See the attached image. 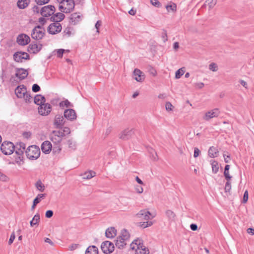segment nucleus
Listing matches in <instances>:
<instances>
[{
	"mask_svg": "<svg viewBox=\"0 0 254 254\" xmlns=\"http://www.w3.org/2000/svg\"><path fill=\"white\" fill-rule=\"evenodd\" d=\"M117 233V231L114 227H110L108 228L105 232V235L108 238H113L116 235Z\"/></svg>",
	"mask_w": 254,
	"mask_h": 254,
	"instance_id": "obj_24",
	"label": "nucleus"
},
{
	"mask_svg": "<svg viewBox=\"0 0 254 254\" xmlns=\"http://www.w3.org/2000/svg\"><path fill=\"white\" fill-rule=\"evenodd\" d=\"M25 153L27 157L31 160H34L37 159L40 155V150L39 147L36 145H31L29 146L25 150Z\"/></svg>",
	"mask_w": 254,
	"mask_h": 254,
	"instance_id": "obj_2",
	"label": "nucleus"
},
{
	"mask_svg": "<svg viewBox=\"0 0 254 254\" xmlns=\"http://www.w3.org/2000/svg\"><path fill=\"white\" fill-rule=\"evenodd\" d=\"M165 108L167 111H170L172 110L173 105L169 102L166 103Z\"/></svg>",
	"mask_w": 254,
	"mask_h": 254,
	"instance_id": "obj_57",
	"label": "nucleus"
},
{
	"mask_svg": "<svg viewBox=\"0 0 254 254\" xmlns=\"http://www.w3.org/2000/svg\"><path fill=\"white\" fill-rule=\"evenodd\" d=\"M62 26L60 23L53 22L49 25L48 28V32L52 35L56 34L61 31Z\"/></svg>",
	"mask_w": 254,
	"mask_h": 254,
	"instance_id": "obj_9",
	"label": "nucleus"
},
{
	"mask_svg": "<svg viewBox=\"0 0 254 254\" xmlns=\"http://www.w3.org/2000/svg\"><path fill=\"white\" fill-rule=\"evenodd\" d=\"M210 163L212 167V171L214 174H216L219 171V165L218 162L214 160H211Z\"/></svg>",
	"mask_w": 254,
	"mask_h": 254,
	"instance_id": "obj_32",
	"label": "nucleus"
},
{
	"mask_svg": "<svg viewBox=\"0 0 254 254\" xmlns=\"http://www.w3.org/2000/svg\"><path fill=\"white\" fill-rule=\"evenodd\" d=\"M72 31V28L69 27H67L64 29L63 33L64 35H66L67 37H69L74 34Z\"/></svg>",
	"mask_w": 254,
	"mask_h": 254,
	"instance_id": "obj_43",
	"label": "nucleus"
},
{
	"mask_svg": "<svg viewBox=\"0 0 254 254\" xmlns=\"http://www.w3.org/2000/svg\"><path fill=\"white\" fill-rule=\"evenodd\" d=\"M231 189V185L230 183V180H227V182L225 186V191L226 192H229Z\"/></svg>",
	"mask_w": 254,
	"mask_h": 254,
	"instance_id": "obj_46",
	"label": "nucleus"
},
{
	"mask_svg": "<svg viewBox=\"0 0 254 254\" xmlns=\"http://www.w3.org/2000/svg\"><path fill=\"white\" fill-rule=\"evenodd\" d=\"M85 254H98V249L95 246H89L86 249Z\"/></svg>",
	"mask_w": 254,
	"mask_h": 254,
	"instance_id": "obj_30",
	"label": "nucleus"
},
{
	"mask_svg": "<svg viewBox=\"0 0 254 254\" xmlns=\"http://www.w3.org/2000/svg\"><path fill=\"white\" fill-rule=\"evenodd\" d=\"M161 37L164 43H165L168 40L167 32L166 31H163Z\"/></svg>",
	"mask_w": 254,
	"mask_h": 254,
	"instance_id": "obj_56",
	"label": "nucleus"
},
{
	"mask_svg": "<svg viewBox=\"0 0 254 254\" xmlns=\"http://www.w3.org/2000/svg\"><path fill=\"white\" fill-rule=\"evenodd\" d=\"M65 17V15L62 12H58L56 14H54L50 18L52 21L58 22L63 20Z\"/></svg>",
	"mask_w": 254,
	"mask_h": 254,
	"instance_id": "obj_22",
	"label": "nucleus"
},
{
	"mask_svg": "<svg viewBox=\"0 0 254 254\" xmlns=\"http://www.w3.org/2000/svg\"><path fill=\"white\" fill-rule=\"evenodd\" d=\"M96 173L93 171H89L85 172L82 175V179L84 180H89L95 176Z\"/></svg>",
	"mask_w": 254,
	"mask_h": 254,
	"instance_id": "obj_31",
	"label": "nucleus"
},
{
	"mask_svg": "<svg viewBox=\"0 0 254 254\" xmlns=\"http://www.w3.org/2000/svg\"><path fill=\"white\" fill-rule=\"evenodd\" d=\"M151 2L152 4V5L156 6L159 7L160 3L159 1L157 0H151Z\"/></svg>",
	"mask_w": 254,
	"mask_h": 254,
	"instance_id": "obj_64",
	"label": "nucleus"
},
{
	"mask_svg": "<svg viewBox=\"0 0 254 254\" xmlns=\"http://www.w3.org/2000/svg\"><path fill=\"white\" fill-rule=\"evenodd\" d=\"M102 251L104 254L112 253L114 251V245L112 242L106 241L103 242L101 246Z\"/></svg>",
	"mask_w": 254,
	"mask_h": 254,
	"instance_id": "obj_8",
	"label": "nucleus"
},
{
	"mask_svg": "<svg viewBox=\"0 0 254 254\" xmlns=\"http://www.w3.org/2000/svg\"><path fill=\"white\" fill-rule=\"evenodd\" d=\"M75 2L73 0H65V4L59 5V10L65 13H70L74 8Z\"/></svg>",
	"mask_w": 254,
	"mask_h": 254,
	"instance_id": "obj_4",
	"label": "nucleus"
},
{
	"mask_svg": "<svg viewBox=\"0 0 254 254\" xmlns=\"http://www.w3.org/2000/svg\"><path fill=\"white\" fill-rule=\"evenodd\" d=\"M101 21L100 20H98L97 21V22L95 24V27L96 29V32L98 33H99V28L101 25Z\"/></svg>",
	"mask_w": 254,
	"mask_h": 254,
	"instance_id": "obj_60",
	"label": "nucleus"
},
{
	"mask_svg": "<svg viewBox=\"0 0 254 254\" xmlns=\"http://www.w3.org/2000/svg\"><path fill=\"white\" fill-rule=\"evenodd\" d=\"M16 42L19 45L25 46L30 43V38L25 34H20L18 35Z\"/></svg>",
	"mask_w": 254,
	"mask_h": 254,
	"instance_id": "obj_13",
	"label": "nucleus"
},
{
	"mask_svg": "<svg viewBox=\"0 0 254 254\" xmlns=\"http://www.w3.org/2000/svg\"><path fill=\"white\" fill-rule=\"evenodd\" d=\"M119 237L122 238L123 240L126 241L129 238V234L126 230H124L122 231L121 236H119Z\"/></svg>",
	"mask_w": 254,
	"mask_h": 254,
	"instance_id": "obj_40",
	"label": "nucleus"
},
{
	"mask_svg": "<svg viewBox=\"0 0 254 254\" xmlns=\"http://www.w3.org/2000/svg\"><path fill=\"white\" fill-rule=\"evenodd\" d=\"M22 98L24 99L26 103H31L32 101V97L31 96L30 94L27 92L24 94V96L22 97Z\"/></svg>",
	"mask_w": 254,
	"mask_h": 254,
	"instance_id": "obj_42",
	"label": "nucleus"
},
{
	"mask_svg": "<svg viewBox=\"0 0 254 254\" xmlns=\"http://www.w3.org/2000/svg\"><path fill=\"white\" fill-rule=\"evenodd\" d=\"M60 107L63 108L64 107H72L71 103L67 100H65L63 101H62L60 103Z\"/></svg>",
	"mask_w": 254,
	"mask_h": 254,
	"instance_id": "obj_45",
	"label": "nucleus"
},
{
	"mask_svg": "<svg viewBox=\"0 0 254 254\" xmlns=\"http://www.w3.org/2000/svg\"><path fill=\"white\" fill-rule=\"evenodd\" d=\"M27 71L24 68H17L16 69L15 76L18 77L20 80L25 79L28 75Z\"/></svg>",
	"mask_w": 254,
	"mask_h": 254,
	"instance_id": "obj_20",
	"label": "nucleus"
},
{
	"mask_svg": "<svg viewBox=\"0 0 254 254\" xmlns=\"http://www.w3.org/2000/svg\"><path fill=\"white\" fill-rule=\"evenodd\" d=\"M200 153V150L197 148H195L194 150V154L193 156L194 158H196L199 156V154Z\"/></svg>",
	"mask_w": 254,
	"mask_h": 254,
	"instance_id": "obj_63",
	"label": "nucleus"
},
{
	"mask_svg": "<svg viewBox=\"0 0 254 254\" xmlns=\"http://www.w3.org/2000/svg\"><path fill=\"white\" fill-rule=\"evenodd\" d=\"M52 145L49 141H45L41 145V149L44 153L48 154L51 151Z\"/></svg>",
	"mask_w": 254,
	"mask_h": 254,
	"instance_id": "obj_21",
	"label": "nucleus"
},
{
	"mask_svg": "<svg viewBox=\"0 0 254 254\" xmlns=\"http://www.w3.org/2000/svg\"><path fill=\"white\" fill-rule=\"evenodd\" d=\"M136 217L141 220L148 221L153 219L155 215L151 214L147 209H142L140 210L136 214Z\"/></svg>",
	"mask_w": 254,
	"mask_h": 254,
	"instance_id": "obj_6",
	"label": "nucleus"
},
{
	"mask_svg": "<svg viewBox=\"0 0 254 254\" xmlns=\"http://www.w3.org/2000/svg\"><path fill=\"white\" fill-rule=\"evenodd\" d=\"M45 196V194L44 193L38 194L33 200V202L34 203V205L38 204L41 201V199L44 198Z\"/></svg>",
	"mask_w": 254,
	"mask_h": 254,
	"instance_id": "obj_38",
	"label": "nucleus"
},
{
	"mask_svg": "<svg viewBox=\"0 0 254 254\" xmlns=\"http://www.w3.org/2000/svg\"><path fill=\"white\" fill-rule=\"evenodd\" d=\"M132 250L135 251V254H149V251L142 243V241L139 239L134 240L130 244Z\"/></svg>",
	"mask_w": 254,
	"mask_h": 254,
	"instance_id": "obj_1",
	"label": "nucleus"
},
{
	"mask_svg": "<svg viewBox=\"0 0 254 254\" xmlns=\"http://www.w3.org/2000/svg\"><path fill=\"white\" fill-rule=\"evenodd\" d=\"M153 225L152 221H146L145 222H139L138 226L141 228L144 229Z\"/></svg>",
	"mask_w": 254,
	"mask_h": 254,
	"instance_id": "obj_35",
	"label": "nucleus"
},
{
	"mask_svg": "<svg viewBox=\"0 0 254 254\" xmlns=\"http://www.w3.org/2000/svg\"><path fill=\"white\" fill-rule=\"evenodd\" d=\"M166 215L170 221H173L175 220L176 215L172 210H167L166 211Z\"/></svg>",
	"mask_w": 254,
	"mask_h": 254,
	"instance_id": "obj_34",
	"label": "nucleus"
},
{
	"mask_svg": "<svg viewBox=\"0 0 254 254\" xmlns=\"http://www.w3.org/2000/svg\"><path fill=\"white\" fill-rule=\"evenodd\" d=\"M34 101L36 104L40 106V105L45 102L46 99L44 96L40 94H38L35 96Z\"/></svg>",
	"mask_w": 254,
	"mask_h": 254,
	"instance_id": "obj_27",
	"label": "nucleus"
},
{
	"mask_svg": "<svg viewBox=\"0 0 254 254\" xmlns=\"http://www.w3.org/2000/svg\"><path fill=\"white\" fill-rule=\"evenodd\" d=\"M29 55L26 52H17L13 54V60L17 63H22L23 60H29Z\"/></svg>",
	"mask_w": 254,
	"mask_h": 254,
	"instance_id": "obj_10",
	"label": "nucleus"
},
{
	"mask_svg": "<svg viewBox=\"0 0 254 254\" xmlns=\"http://www.w3.org/2000/svg\"><path fill=\"white\" fill-rule=\"evenodd\" d=\"M177 6L175 3L166 6V9L168 11H175L176 10Z\"/></svg>",
	"mask_w": 254,
	"mask_h": 254,
	"instance_id": "obj_47",
	"label": "nucleus"
},
{
	"mask_svg": "<svg viewBox=\"0 0 254 254\" xmlns=\"http://www.w3.org/2000/svg\"><path fill=\"white\" fill-rule=\"evenodd\" d=\"M134 134L133 128H127L123 130L120 134V138L123 140L129 139Z\"/></svg>",
	"mask_w": 254,
	"mask_h": 254,
	"instance_id": "obj_17",
	"label": "nucleus"
},
{
	"mask_svg": "<svg viewBox=\"0 0 254 254\" xmlns=\"http://www.w3.org/2000/svg\"><path fill=\"white\" fill-rule=\"evenodd\" d=\"M216 0H206L205 2L204 6L206 5H208L209 10H210L213 7H214V6L216 5Z\"/></svg>",
	"mask_w": 254,
	"mask_h": 254,
	"instance_id": "obj_36",
	"label": "nucleus"
},
{
	"mask_svg": "<svg viewBox=\"0 0 254 254\" xmlns=\"http://www.w3.org/2000/svg\"><path fill=\"white\" fill-rule=\"evenodd\" d=\"M55 11L56 8L54 5H48L42 7L40 13L43 17H49L53 15Z\"/></svg>",
	"mask_w": 254,
	"mask_h": 254,
	"instance_id": "obj_7",
	"label": "nucleus"
},
{
	"mask_svg": "<svg viewBox=\"0 0 254 254\" xmlns=\"http://www.w3.org/2000/svg\"><path fill=\"white\" fill-rule=\"evenodd\" d=\"M45 35V30L42 26H35L32 30L31 36L32 39L37 41L41 40Z\"/></svg>",
	"mask_w": 254,
	"mask_h": 254,
	"instance_id": "obj_3",
	"label": "nucleus"
},
{
	"mask_svg": "<svg viewBox=\"0 0 254 254\" xmlns=\"http://www.w3.org/2000/svg\"><path fill=\"white\" fill-rule=\"evenodd\" d=\"M64 136L62 132L58 130H54L51 134V140L55 144H60Z\"/></svg>",
	"mask_w": 254,
	"mask_h": 254,
	"instance_id": "obj_11",
	"label": "nucleus"
},
{
	"mask_svg": "<svg viewBox=\"0 0 254 254\" xmlns=\"http://www.w3.org/2000/svg\"><path fill=\"white\" fill-rule=\"evenodd\" d=\"M218 153V149L213 146L210 147L208 150V155L211 158L216 157Z\"/></svg>",
	"mask_w": 254,
	"mask_h": 254,
	"instance_id": "obj_29",
	"label": "nucleus"
},
{
	"mask_svg": "<svg viewBox=\"0 0 254 254\" xmlns=\"http://www.w3.org/2000/svg\"><path fill=\"white\" fill-rule=\"evenodd\" d=\"M67 144L68 145V147L71 150H74L76 148V143L72 139H68L67 141Z\"/></svg>",
	"mask_w": 254,
	"mask_h": 254,
	"instance_id": "obj_33",
	"label": "nucleus"
},
{
	"mask_svg": "<svg viewBox=\"0 0 254 254\" xmlns=\"http://www.w3.org/2000/svg\"><path fill=\"white\" fill-rule=\"evenodd\" d=\"M60 132H62L63 136L64 137L66 135L69 134L70 133V128L68 127H64L63 128H60Z\"/></svg>",
	"mask_w": 254,
	"mask_h": 254,
	"instance_id": "obj_44",
	"label": "nucleus"
},
{
	"mask_svg": "<svg viewBox=\"0 0 254 254\" xmlns=\"http://www.w3.org/2000/svg\"><path fill=\"white\" fill-rule=\"evenodd\" d=\"M64 117L67 120L72 121L76 119L75 111L72 109H66L64 111Z\"/></svg>",
	"mask_w": 254,
	"mask_h": 254,
	"instance_id": "obj_16",
	"label": "nucleus"
},
{
	"mask_svg": "<svg viewBox=\"0 0 254 254\" xmlns=\"http://www.w3.org/2000/svg\"><path fill=\"white\" fill-rule=\"evenodd\" d=\"M230 169V165H226L224 169V175L225 176V178L226 180H231L232 176H230L229 174V170Z\"/></svg>",
	"mask_w": 254,
	"mask_h": 254,
	"instance_id": "obj_37",
	"label": "nucleus"
},
{
	"mask_svg": "<svg viewBox=\"0 0 254 254\" xmlns=\"http://www.w3.org/2000/svg\"><path fill=\"white\" fill-rule=\"evenodd\" d=\"M0 150L4 155H10L15 150V146L11 142L4 141L0 146Z\"/></svg>",
	"mask_w": 254,
	"mask_h": 254,
	"instance_id": "obj_5",
	"label": "nucleus"
},
{
	"mask_svg": "<svg viewBox=\"0 0 254 254\" xmlns=\"http://www.w3.org/2000/svg\"><path fill=\"white\" fill-rule=\"evenodd\" d=\"M220 114L219 109L217 108L214 109L206 112L203 117V119L205 121H209L212 118L218 117Z\"/></svg>",
	"mask_w": 254,
	"mask_h": 254,
	"instance_id": "obj_14",
	"label": "nucleus"
},
{
	"mask_svg": "<svg viewBox=\"0 0 254 254\" xmlns=\"http://www.w3.org/2000/svg\"><path fill=\"white\" fill-rule=\"evenodd\" d=\"M26 92V87L24 85L18 86L15 90V94L19 98H22V97L24 96V94Z\"/></svg>",
	"mask_w": 254,
	"mask_h": 254,
	"instance_id": "obj_19",
	"label": "nucleus"
},
{
	"mask_svg": "<svg viewBox=\"0 0 254 254\" xmlns=\"http://www.w3.org/2000/svg\"><path fill=\"white\" fill-rule=\"evenodd\" d=\"M40 215L38 213L36 214L33 218H32V220L34 222L35 225H37L39 223L40 221Z\"/></svg>",
	"mask_w": 254,
	"mask_h": 254,
	"instance_id": "obj_49",
	"label": "nucleus"
},
{
	"mask_svg": "<svg viewBox=\"0 0 254 254\" xmlns=\"http://www.w3.org/2000/svg\"><path fill=\"white\" fill-rule=\"evenodd\" d=\"M64 49H60L57 50V56L59 58H62L63 57L64 52Z\"/></svg>",
	"mask_w": 254,
	"mask_h": 254,
	"instance_id": "obj_61",
	"label": "nucleus"
},
{
	"mask_svg": "<svg viewBox=\"0 0 254 254\" xmlns=\"http://www.w3.org/2000/svg\"><path fill=\"white\" fill-rule=\"evenodd\" d=\"M70 19L71 23L73 25H75L80 21L81 16L77 13H73L71 14Z\"/></svg>",
	"mask_w": 254,
	"mask_h": 254,
	"instance_id": "obj_25",
	"label": "nucleus"
},
{
	"mask_svg": "<svg viewBox=\"0 0 254 254\" xmlns=\"http://www.w3.org/2000/svg\"><path fill=\"white\" fill-rule=\"evenodd\" d=\"M53 211L52 210H49L46 211L45 216L48 218H50L53 216Z\"/></svg>",
	"mask_w": 254,
	"mask_h": 254,
	"instance_id": "obj_58",
	"label": "nucleus"
},
{
	"mask_svg": "<svg viewBox=\"0 0 254 254\" xmlns=\"http://www.w3.org/2000/svg\"><path fill=\"white\" fill-rule=\"evenodd\" d=\"M248 190H246L244 192L243 198V202L246 203L248 200Z\"/></svg>",
	"mask_w": 254,
	"mask_h": 254,
	"instance_id": "obj_55",
	"label": "nucleus"
},
{
	"mask_svg": "<svg viewBox=\"0 0 254 254\" xmlns=\"http://www.w3.org/2000/svg\"><path fill=\"white\" fill-rule=\"evenodd\" d=\"M14 239H15V234H14V232H13L11 234L10 238L9 239L8 244L9 245H11L13 243V242L14 240Z\"/></svg>",
	"mask_w": 254,
	"mask_h": 254,
	"instance_id": "obj_62",
	"label": "nucleus"
},
{
	"mask_svg": "<svg viewBox=\"0 0 254 254\" xmlns=\"http://www.w3.org/2000/svg\"><path fill=\"white\" fill-rule=\"evenodd\" d=\"M57 146H54L53 148V152L55 153H59L62 148L61 147H60V146L59 145V144H55Z\"/></svg>",
	"mask_w": 254,
	"mask_h": 254,
	"instance_id": "obj_52",
	"label": "nucleus"
},
{
	"mask_svg": "<svg viewBox=\"0 0 254 254\" xmlns=\"http://www.w3.org/2000/svg\"><path fill=\"white\" fill-rule=\"evenodd\" d=\"M36 188L41 192H43L45 190V186L41 181H38L35 184Z\"/></svg>",
	"mask_w": 254,
	"mask_h": 254,
	"instance_id": "obj_41",
	"label": "nucleus"
},
{
	"mask_svg": "<svg viewBox=\"0 0 254 254\" xmlns=\"http://www.w3.org/2000/svg\"><path fill=\"white\" fill-rule=\"evenodd\" d=\"M126 241L125 240H123L122 238H120L119 237H117V240H116V246L120 249H123L126 245Z\"/></svg>",
	"mask_w": 254,
	"mask_h": 254,
	"instance_id": "obj_28",
	"label": "nucleus"
},
{
	"mask_svg": "<svg viewBox=\"0 0 254 254\" xmlns=\"http://www.w3.org/2000/svg\"><path fill=\"white\" fill-rule=\"evenodd\" d=\"M42 46L43 45L41 44H37L35 43H32L29 45L28 51L30 53L37 54L42 49Z\"/></svg>",
	"mask_w": 254,
	"mask_h": 254,
	"instance_id": "obj_18",
	"label": "nucleus"
},
{
	"mask_svg": "<svg viewBox=\"0 0 254 254\" xmlns=\"http://www.w3.org/2000/svg\"><path fill=\"white\" fill-rule=\"evenodd\" d=\"M185 72V67H182L176 71L175 73V78L179 79Z\"/></svg>",
	"mask_w": 254,
	"mask_h": 254,
	"instance_id": "obj_39",
	"label": "nucleus"
},
{
	"mask_svg": "<svg viewBox=\"0 0 254 254\" xmlns=\"http://www.w3.org/2000/svg\"><path fill=\"white\" fill-rule=\"evenodd\" d=\"M19 148L20 149L23 150V151H24L25 152V148H26V145L23 142H19L18 143L16 146H15V149Z\"/></svg>",
	"mask_w": 254,
	"mask_h": 254,
	"instance_id": "obj_50",
	"label": "nucleus"
},
{
	"mask_svg": "<svg viewBox=\"0 0 254 254\" xmlns=\"http://www.w3.org/2000/svg\"><path fill=\"white\" fill-rule=\"evenodd\" d=\"M52 110V106L50 104L44 103L40 105L38 108V112L39 114L42 116H47L49 115Z\"/></svg>",
	"mask_w": 254,
	"mask_h": 254,
	"instance_id": "obj_12",
	"label": "nucleus"
},
{
	"mask_svg": "<svg viewBox=\"0 0 254 254\" xmlns=\"http://www.w3.org/2000/svg\"><path fill=\"white\" fill-rule=\"evenodd\" d=\"M209 68L212 71H216L218 70V66L215 63H212L209 64Z\"/></svg>",
	"mask_w": 254,
	"mask_h": 254,
	"instance_id": "obj_48",
	"label": "nucleus"
},
{
	"mask_svg": "<svg viewBox=\"0 0 254 254\" xmlns=\"http://www.w3.org/2000/svg\"><path fill=\"white\" fill-rule=\"evenodd\" d=\"M133 76L134 79L138 82H141L144 79V75L142 72L137 68L134 70Z\"/></svg>",
	"mask_w": 254,
	"mask_h": 254,
	"instance_id": "obj_23",
	"label": "nucleus"
},
{
	"mask_svg": "<svg viewBox=\"0 0 254 254\" xmlns=\"http://www.w3.org/2000/svg\"><path fill=\"white\" fill-rule=\"evenodd\" d=\"M30 0H18L17 2V6L19 9H25L29 4Z\"/></svg>",
	"mask_w": 254,
	"mask_h": 254,
	"instance_id": "obj_26",
	"label": "nucleus"
},
{
	"mask_svg": "<svg viewBox=\"0 0 254 254\" xmlns=\"http://www.w3.org/2000/svg\"><path fill=\"white\" fill-rule=\"evenodd\" d=\"M79 246V244H72V245H71L70 246H69V250L70 251L75 250L78 248Z\"/></svg>",
	"mask_w": 254,
	"mask_h": 254,
	"instance_id": "obj_59",
	"label": "nucleus"
},
{
	"mask_svg": "<svg viewBox=\"0 0 254 254\" xmlns=\"http://www.w3.org/2000/svg\"><path fill=\"white\" fill-rule=\"evenodd\" d=\"M15 151V153L16 154L19 155V158L21 160V158H23L22 155L23 154L24 151H23V150H22L18 147L17 148H16Z\"/></svg>",
	"mask_w": 254,
	"mask_h": 254,
	"instance_id": "obj_51",
	"label": "nucleus"
},
{
	"mask_svg": "<svg viewBox=\"0 0 254 254\" xmlns=\"http://www.w3.org/2000/svg\"><path fill=\"white\" fill-rule=\"evenodd\" d=\"M50 0H35V2L38 5H42L46 4L49 2Z\"/></svg>",
	"mask_w": 254,
	"mask_h": 254,
	"instance_id": "obj_53",
	"label": "nucleus"
},
{
	"mask_svg": "<svg viewBox=\"0 0 254 254\" xmlns=\"http://www.w3.org/2000/svg\"><path fill=\"white\" fill-rule=\"evenodd\" d=\"M32 91L37 92L40 90V87L37 84H34L32 87Z\"/></svg>",
	"mask_w": 254,
	"mask_h": 254,
	"instance_id": "obj_54",
	"label": "nucleus"
},
{
	"mask_svg": "<svg viewBox=\"0 0 254 254\" xmlns=\"http://www.w3.org/2000/svg\"><path fill=\"white\" fill-rule=\"evenodd\" d=\"M65 120L64 116L57 115L55 118L54 125L57 128H62L65 123Z\"/></svg>",
	"mask_w": 254,
	"mask_h": 254,
	"instance_id": "obj_15",
	"label": "nucleus"
}]
</instances>
